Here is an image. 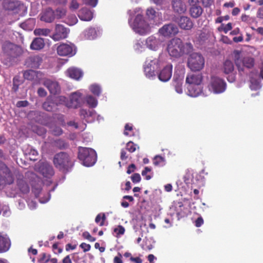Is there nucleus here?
I'll use <instances>...</instances> for the list:
<instances>
[{"label":"nucleus","instance_id":"obj_32","mask_svg":"<svg viewBox=\"0 0 263 263\" xmlns=\"http://www.w3.org/2000/svg\"><path fill=\"white\" fill-rule=\"evenodd\" d=\"M6 46L10 49V52H8V54L12 57H17L22 53V49L13 44L8 43Z\"/></svg>","mask_w":263,"mask_h":263},{"label":"nucleus","instance_id":"obj_28","mask_svg":"<svg viewBox=\"0 0 263 263\" xmlns=\"http://www.w3.org/2000/svg\"><path fill=\"white\" fill-rule=\"evenodd\" d=\"M55 18L54 12L51 8H48L41 17V20L47 23H51Z\"/></svg>","mask_w":263,"mask_h":263},{"label":"nucleus","instance_id":"obj_60","mask_svg":"<svg viewBox=\"0 0 263 263\" xmlns=\"http://www.w3.org/2000/svg\"><path fill=\"white\" fill-rule=\"evenodd\" d=\"M83 236L85 238L88 239L90 242H93L96 240V238L91 236L87 232L83 233Z\"/></svg>","mask_w":263,"mask_h":263},{"label":"nucleus","instance_id":"obj_1","mask_svg":"<svg viewBox=\"0 0 263 263\" xmlns=\"http://www.w3.org/2000/svg\"><path fill=\"white\" fill-rule=\"evenodd\" d=\"M166 50L171 57L177 58L191 53L193 45L190 43H183L180 38L174 37L168 42Z\"/></svg>","mask_w":263,"mask_h":263},{"label":"nucleus","instance_id":"obj_61","mask_svg":"<svg viewBox=\"0 0 263 263\" xmlns=\"http://www.w3.org/2000/svg\"><path fill=\"white\" fill-rule=\"evenodd\" d=\"M80 247L83 250L84 252L89 251L91 248V246L89 244H87L85 242L82 243Z\"/></svg>","mask_w":263,"mask_h":263},{"label":"nucleus","instance_id":"obj_27","mask_svg":"<svg viewBox=\"0 0 263 263\" xmlns=\"http://www.w3.org/2000/svg\"><path fill=\"white\" fill-rule=\"evenodd\" d=\"M14 182V177L12 173L8 169L5 174V175L3 177L0 175V185L6 184H11Z\"/></svg>","mask_w":263,"mask_h":263},{"label":"nucleus","instance_id":"obj_20","mask_svg":"<svg viewBox=\"0 0 263 263\" xmlns=\"http://www.w3.org/2000/svg\"><path fill=\"white\" fill-rule=\"evenodd\" d=\"M186 83L187 85L201 84L202 81L201 74H189L186 78Z\"/></svg>","mask_w":263,"mask_h":263},{"label":"nucleus","instance_id":"obj_15","mask_svg":"<svg viewBox=\"0 0 263 263\" xmlns=\"http://www.w3.org/2000/svg\"><path fill=\"white\" fill-rule=\"evenodd\" d=\"M43 76V73L40 71L27 70L23 72V77L25 79L35 82H39Z\"/></svg>","mask_w":263,"mask_h":263},{"label":"nucleus","instance_id":"obj_46","mask_svg":"<svg viewBox=\"0 0 263 263\" xmlns=\"http://www.w3.org/2000/svg\"><path fill=\"white\" fill-rule=\"evenodd\" d=\"M50 255H47L46 253H42L41 254V257L39 259L38 261L40 263H47L49 261Z\"/></svg>","mask_w":263,"mask_h":263},{"label":"nucleus","instance_id":"obj_63","mask_svg":"<svg viewBox=\"0 0 263 263\" xmlns=\"http://www.w3.org/2000/svg\"><path fill=\"white\" fill-rule=\"evenodd\" d=\"M136 168V166L134 164H130L127 170L126 173L128 174H130L134 172Z\"/></svg>","mask_w":263,"mask_h":263},{"label":"nucleus","instance_id":"obj_35","mask_svg":"<svg viewBox=\"0 0 263 263\" xmlns=\"http://www.w3.org/2000/svg\"><path fill=\"white\" fill-rule=\"evenodd\" d=\"M53 145L55 147L60 149H64L68 147V143L65 140L59 139L53 142Z\"/></svg>","mask_w":263,"mask_h":263},{"label":"nucleus","instance_id":"obj_8","mask_svg":"<svg viewBox=\"0 0 263 263\" xmlns=\"http://www.w3.org/2000/svg\"><path fill=\"white\" fill-rule=\"evenodd\" d=\"M160 61L159 59L147 60L144 66V72L148 78H153L156 76V71L160 68Z\"/></svg>","mask_w":263,"mask_h":263},{"label":"nucleus","instance_id":"obj_56","mask_svg":"<svg viewBox=\"0 0 263 263\" xmlns=\"http://www.w3.org/2000/svg\"><path fill=\"white\" fill-rule=\"evenodd\" d=\"M131 179L134 183L139 182L141 180V176L138 173H135L131 176Z\"/></svg>","mask_w":263,"mask_h":263},{"label":"nucleus","instance_id":"obj_5","mask_svg":"<svg viewBox=\"0 0 263 263\" xmlns=\"http://www.w3.org/2000/svg\"><path fill=\"white\" fill-rule=\"evenodd\" d=\"M36 177L35 173L31 171L25 173V176L21 174L16 175V185L20 191L23 194H27L30 191V187L27 181L31 182Z\"/></svg>","mask_w":263,"mask_h":263},{"label":"nucleus","instance_id":"obj_9","mask_svg":"<svg viewBox=\"0 0 263 263\" xmlns=\"http://www.w3.org/2000/svg\"><path fill=\"white\" fill-rule=\"evenodd\" d=\"M208 87L211 92L219 93L225 90L226 84L222 79L217 77H212Z\"/></svg>","mask_w":263,"mask_h":263},{"label":"nucleus","instance_id":"obj_37","mask_svg":"<svg viewBox=\"0 0 263 263\" xmlns=\"http://www.w3.org/2000/svg\"><path fill=\"white\" fill-rule=\"evenodd\" d=\"M157 43V41L156 38L153 36L148 37L146 40L147 46L151 49H153L155 48Z\"/></svg>","mask_w":263,"mask_h":263},{"label":"nucleus","instance_id":"obj_22","mask_svg":"<svg viewBox=\"0 0 263 263\" xmlns=\"http://www.w3.org/2000/svg\"><path fill=\"white\" fill-rule=\"evenodd\" d=\"M55 98L48 97L43 104V108L47 111H52L57 106Z\"/></svg>","mask_w":263,"mask_h":263},{"label":"nucleus","instance_id":"obj_33","mask_svg":"<svg viewBox=\"0 0 263 263\" xmlns=\"http://www.w3.org/2000/svg\"><path fill=\"white\" fill-rule=\"evenodd\" d=\"M12 82V90L16 92L18 90L20 86L23 83L24 81L20 76L16 75L13 77Z\"/></svg>","mask_w":263,"mask_h":263},{"label":"nucleus","instance_id":"obj_50","mask_svg":"<svg viewBox=\"0 0 263 263\" xmlns=\"http://www.w3.org/2000/svg\"><path fill=\"white\" fill-rule=\"evenodd\" d=\"M146 15L149 19L153 20L156 16V11L153 8H148L146 11Z\"/></svg>","mask_w":263,"mask_h":263},{"label":"nucleus","instance_id":"obj_58","mask_svg":"<svg viewBox=\"0 0 263 263\" xmlns=\"http://www.w3.org/2000/svg\"><path fill=\"white\" fill-rule=\"evenodd\" d=\"M254 20V18H251L249 15H247L245 14H242L241 16V20L242 22H246L248 23H250L251 21H253Z\"/></svg>","mask_w":263,"mask_h":263},{"label":"nucleus","instance_id":"obj_62","mask_svg":"<svg viewBox=\"0 0 263 263\" xmlns=\"http://www.w3.org/2000/svg\"><path fill=\"white\" fill-rule=\"evenodd\" d=\"M203 223V219L201 217H198L195 221V225L196 227H201Z\"/></svg>","mask_w":263,"mask_h":263},{"label":"nucleus","instance_id":"obj_21","mask_svg":"<svg viewBox=\"0 0 263 263\" xmlns=\"http://www.w3.org/2000/svg\"><path fill=\"white\" fill-rule=\"evenodd\" d=\"M42 58L39 55H34L29 57L26 61L28 67L32 68H38L42 63Z\"/></svg>","mask_w":263,"mask_h":263},{"label":"nucleus","instance_id":"obj_11","mask_svg":"<svg viewBox=\"0 0 263 263\" xmlns=\"http://www.w3.org/2000/svg\"><path fill=\"white\" fill-rule=\"evenodd\" d=\"M57 53L60 56L72 57L76 54V51L73 44H61L57 48Z\"/></svg>","mask_w":263,"mask_h":263},{"label":"nucleus","instance_id":"obj_49","mask_svg":"<svg viewBox=\"0 0 263 263\" xmlns=\"http://www.w3.org/2000/svg\"><path fill=\"white\" fill-rule=\"evenodd\" d=\"M51 133L55 136H59L63 134V130L60 127L55 126L51 130Z\"/></svg>","mask_w":263,"mask_h":263},{"label":"nucleus","instance_id":"obj_31","mask_svg":"<svg viewBox=\"0 0 263 263\" xmlns=\"http://www.w3.org/2000/svg\"><path fill=\"white\" fill-rule=\"evenodd\" d=\"M222 70L223 72L227 74L232 73L234 70L233 63L229 60H226L223 64Z\"/></svg>","mask_w":263,"mask_h":263},{"label":"nucleus","instance_id":"obj_38","mask_svg":"<svg viewBox=\"0 0 263 263\" xmlns=\"http://www.w3.org/2000/svg\"><path fill=\"white\" fill-rule=\"evenodd\" d=\"M50 32L51 30L47 28H36L34 30V34L39 36H47Z\"/></svg>","mask_w":263,"mask_h":263},{"label":"nucleus","instance_id":"obj_2","mask_svg":"<svg viewBox=\"0 0 263 263\" xmlns=\"http://www.w3.org/2000/svg\"><path fill=\"white\" fill-rule=\"evenodd\" d=\"M234 62L237 67L239 74L247 75L248 70L252 69L255 65V60L250 57H242L238 50L234 51Z\"/></svg>","mask_w":263,"mask_h":263},{"label":"nucleus","instance_id":"obj_26","mask_svg":"<svg viewBox=\"0 0 263 263\" xmlns=\"http://www.w3.org/2000/svg\"><path fill=\"white\" fill-rule=\"evenodd\" d=\"M79 17L82 21H89L93 17V13L88 8H83L79 11Z\"/></svg>","mask_w":263,"mask_h":263},{"label":"nucleus","instance_id":"obj_13","mask_svg":"<svg viewBox=\"0 0 263 263\" xmlns=\"http://www.w3.org/2000/svg\"><path fill=\"white\" fill-rule=\"evenodd\" d=\"M82 101V94L80 92H74L70 96L69 101L67 102L66 106L68 108H77L81 105Z\"/></svg>","mask_w":263,"mask_h":263},{"label":"nucleus","instance_id":"obj_39","mask_svg":"<svg viewBox=\"0 0 263 263\" xmlns=\"http://www.w3.org/2000/svg\"><path fill=\"white\" fill-rule=\"evenodd\" d=\"M80 115L83 119H86L89 116H92V118L94 117L95 112L93 111H87L84 109H81L80 110Z\"/></svg>","mask_w":263,"mask_h":263},{"label":"nucleus","instance_id":"obj_42","mask_svg":"<svg viewBox=\"0 0 263 263\" xmlns=\"http://www.w3.org/2000/svg\"><path fill=\"white\" fill-rule=\"evenodd\" d=\"M66 22L68 25L72 26L78 22V19L75 15H69L66 18Z\"/></svg>","mask_w":263,"mask_h":263},{"label":"nucleus","instance_id":"obj_16","mask_svg":"<svg viewBox=\"0 0 263 263\" xmlns=\"http://www.w3.org/2000/svg\"><path fill=\"white\" fill-rule=\"evenodd\" d=\"M172 64H167L158 73V77L159 79L164 82L168 81L172 77Z\"/></svg>","mask_w":263,"mask_h":263},{"label":"nucleus","instance_id":"obj_64","mask_svg":"<svg viewBox=\"0 0 263 263\" xmlns=\"http://www.w3.org/2000/svg\"><path fill=\"white\" fill-rule=\"evenodd\" d=\"M257 16L259 18L263 19V6L258 9Z\"/></svg>","mask_w":263,"mask_h":263},{"label":"nucleus","instance_id":"obj_24","mask_svg":"<svg viewBox=\"0 0 263 263\" xmlns=\"http://www.w3.org/2000/svg\"><path fill=\"white\" fill-rule=\"evenodd\" d=\"M172 5L174 11L177 13H183L186 10L185 4L181 0H172Z\"/></svg>","mask_w":263,"mask_h":263},{"label":"nucleus","instance_id":"obj_45","mask_svg":"<svg viewBox=\"0 0 263 263\" xmlns=\"http://www.w3.org/2000/svg\"><path fill=\"white\" fill-rule=\"evenodd\" d=\"M66 11L65 9L63 8H58L56 9L55 16L57 18H60L66 15Z\"/></svg>","mask_w":263,"mask_h":263},{"label":"nucleus","instance_id":"obj_53","mask_svg":"<svg viewBox=\"0 0 263 263\" xmlns=\"http://www.w3.org/2000/svg\"><path fill=\"white\" fill-rule=\"evenodd\" d=\"M133 129V126L132 124L127 123L124 127V135L125 136H129L128 131H132Z\"/></svg>","mask_w":263,"mask_h":263},{"label":"nucleus","instance_id":"obj_10","mask_svg":"<svg viewBox=\"0 0 263 263\" xmlns=\"http://www.w3.org/2000/svg\"><path fill=\"white\" fill-rule=\"evenodd\" d=\"M34 170L47 178H50L54 174L53 167L47 162H39L35 165Z\"/></svg>","mask_w":263,"mask_h":263},{"label":"nucleus","instance_id":"obj_41","mask_svg":"<svg viewBox=\"0 0 263 263\" xmlns=\"http://www.w3.org/2000/svg\"><path fill=\"white\" fill-rule=\"evenodd\" d=\"M86 101L87 104L91 107H95L97 105V99L91 96H88L86 98Z\"/></svg>","mask_w":263,"mask_h":263},{"label":"nucleus","instance_id":"obj_40","mask_svg":"<svg viewBox=\"0 0 263 263\" xmlns=\"http://www.w3.org/2000/svg\"><path fill=\"white\" fill-rule=\"evenodd\" d=\"M106 220V216L104 213L99 214L95 218V222L99 223L100 226H103Z\"/></svg>","mask_w":263,"mask_h":263},{"label":"nucleus","instance_id":"obj_12","mask_svg":"<svg viewBox=\"0 0 263 263\" xmlns=\"http://www.w3.org/2000/svg\"><path fill=\"white\" fill-rule=\"evenodd\" d=\"M178 32V27L175 24L172 23L163 25L159 30V33L164 37H171L174 36Z\"/></svg>","mask_w":263,"mask_h":263},{"label":"nucleus","instance_id":"obj_18","mask_svg":"<svg viewBox=\"0 0 263 263\" xmlns=\"http://www.w3.org/2000/svg\"><path fill=\"white\" fill-rule=\"evenodd\" d=\"M179 26L183 29L189 30L193 27V23L191 20L187 16H181L176 21Z\"/></svg>","mask_w":263,"mask_h":263},{"label":"nucleus","instance_id":"obj_43","mask_svg":"<svg viewBox=\"0 0 263 263\" xmlns=\"http://www.w3.org/2000/svg\"><path fill=\"white\" fill-rule=\"evenodd\" d=\"M90 90L96 96H99L101 93V88L98 85L93 84L90 86Z\"/></svg>","mask_w":263,"mask_h":263},{"label":"nucleus","instance_id":"obj_51","mask_svg":"<svg viewBox=\"0 0 263 263\" xmlns=\"http://www.w3.org/2000/svg\"><path fill=\"white\" fill-rule=\"evenodd\" d=\"M35 132L38 135L42 136L46 134V129L42 126H36Z\"/></svg>","mask_w":263,"mask_h":263},{"label":"nucleus","instance_id":"obj_25","mask_svg":"<svg viewBox=\"0 0 263 263\" xmlns=\"http://www.w3.org/2000/svg\"><path fill=\"white\" fill-rule=\"evenodd\" d=\"M188 95L193 97H198L202 92L201 84L187 85Z\"/></svg>","mask_w":263,"mask_h":263},{"label":"nucleus","instance_id":"obj_19","mask_svg":"<svg viewBox=\"0 0 263 263\" xmlns=\"http://www.w3.org/2000/svg\"><path fill=\"white\" fill-rule=\"evenodd\" d=\"M44 85L48 89L50 93L56 95L60 91V86L56 81L46 80L44 82Z\"/></svg>","mask_w":263,"mask_h":263},{"label":"nucleus","instance_id":"obj_4","mask_svg":"<svg viewBox=\"0 0 263 263\" xmlns=\"http://www.w3.org/2000/svg\"><path fill=\"white\" fill-rule=\"evenodd\" d=\"M53 161L55 166L64 173L68 172L73 165V162L69 155L65 152L57 154L54 157Z\"/></svg>","mask_w":263,"mask_h":263},{"label":"nucleus","instance_id":"obj_7","mask_svg":"<svg viewBox=\"0 0 263 263\" xmlns=\"http://www.w3.org/2000/svg\"><path fill=\"white\" fill-rule=\"evenodd\" d=\"M129 23L133 29L140 34H144L149 30V24L145 22L142 15H137L134 22Z\"/></svg>","mask_w":263,"mask_h":263},{"label":"nucleus","instance_id":"obj_34","mask_svg":"<svg viewBox=\"0 0 263 263\" xmlns=\"http://www.w3.org/2000/svg\"><path fill=\"white\" fill-rule=\"evenodd\" d=\"M153 164L155 166L162 167L165 165L166 161L164 157L156 155L153 160Z\"/></svg>","mask_w":263,"mask_h":263},{"label":"nucleus","instance_id":"obj_17","mask_svg":"<svg viewBox=\"0 0 263 263\" xmlns=\"http://www.w3.org/2000/svg\"><path fill=\"white\" fill-rule=\"evenodd\" d=\"M11 246V240L6 234L0 232V253L7 252Z\"/></svg>","mask_w":263,"mask_h":263},{"label":"nucleus","instance_id":"obj_6","mask_svg":"<svg viewBox=\"0 0 263 263\" xmlns=\"http://www.w3.org/2000/svg\"><path fill=\"white\" fill-rule=\"evenodd\" d=\"M204 62V59L201 54L193 53L188 59L187 66L192 71H198L203 69Z\"/></svg>","mask_w":263,"mask_h":263},{"label":"nucleus","instance_id":"obj_47","mask_svg":"<svg viewBox=\"0 0 263 263\" xmlns=\"http://www.w3.org/2000/svg\"><path fill=\"white\" fill-rule=\"evenodd\" d=\"M136 146L132 141H129L126 144V149L130 153H133L136 150Z\"/></svg>","mask_w":263,"mask_h":263},{"label":"nucleus","instance_id":"obj_52","mask_svg":"<svg viewBox=\"0 0 263 263\" xmlns=\"http://www.w3.org/2000/svg\"><path fill=\"white\" fill-rule=\"evenodd\" d=\"M152 171V169L148 167H145L144 169L142 171V175L143 176H145V179L149 180L152 178V176L150 175H147V173L148 172H150Z\"/></svg>","mask_w":263,"mask_h":263},{"label":"nucleus","instance_id":"obj_30","mask_svg":"<svg viewBox=\"0 0 263 263\" xmlns=\"http://www.w3.org/2000/svg\"><path fill=\"white\" fill-rule=\"evenodd\" d=\"M190 14L194 18L199 17L203 12V9L200 5L191 6Z\"/></svg>","mask_w":263,"mask_h":263},{"label":"nucleus","instance_id":"obj_59","mask_svg":"<svg viewBox=\"0 0 263 263\" xmlns=\"http://www.w3.org/2000/svg\"><path fill=\"white\" fill-rule=\"evenodd\" d=\"M37 93L39 96L40 97H45L47 96V92L44 88L40 87L38 88Z\"/></svg>","mask_w":263,"mask_h":263},{"label":"nucleus","instance_id":"obj_29","mask_svg":"<svg viewBox=\"0 0 263 263\" xmlns=\"http://www.w3.org/2000/svg\"><path fill=\"white\" fill-rule=\"evenodd\" d=\"M45 46L44 40L41 37H36L32 42L30 48L32 50H40Z\"/></svg>","mask_w":263,"mask_h":263},{"label":"nucleus","instance_id":"obj_36","mask_svg":"<svg viewBox=\"0 0 263 263\" xmlns=\"http://www.w3.org/2000/svg\"><path fill=\"white\" fill-rule=\"evenodd\" d=\"M85 37L88 40H93L97 36V32L94 28H90L85 32Z\"/></svg>","mask_w":263,"mask_h":263},{"label":"nucleus","instance_id":"obj_55","mask_svg":"<svg viewBox=\"0 0 263 263\" xmlns=\"http://www.w3.org/2000/svg\"><path fill=\"white\" fill-rule=\"evenodd\" d=\"M83 2L87 5L92 7H95L98 2V0H83Z\"/></svg>","mask_w":263,"mask_h":263},{"label":"nucleus","instance_id":"obj_54","mask_svg":"<svg viewBox=\"0 0 263 263\" xmlns=\"http://www.w3.org/2000/svg\"><path fill=\"white\" fill-rule=\"evenodd\" d=\"M79 7V4L77 0H72L71 1L69 8L72 10H77Z\"/></svg>","mask_w":263,"mask_h":263},{"label":"nucleus","instance_id":"obj_48","mask_svg":"<svg viewBox=\"0 0 263 263\" xmlns=\"http://www.w3.org/2000/svg\"><path fill=\"white\" fill-rule=\"evenodd\" d=\"M197 35L198 36H197V39L200 43L204 41L206 39V34L201 30L199 31V32L197 33Z\"/></svg>","mask_w":263,"mask_h":263},{"label":"nucleus","instance_id":"obj_57","mask_svg":"<svg viewBox=\"0 0 263 263\" xmlns=\"http://www.w3.org/2000/svg\"><path fill=\"white\" fill-rule=\"evenodd\" d=\"M28 105H29V102L26 100L19 101L17 102L16 104V106L17 107L20 108V107H26Z\"/></svg>","mask_w":263,"mask_h":263},{"label":"nucleus","instance_id":"obj_14","mask_svg":"<svg viewBox=\"0 0 263 263\" xmlns=\"http://www.w3.org/2000/svg\"><path fill=\"white\" fill-rule=\"evenodd\" d=\"M69 30L64 26L57 24L55 26V32L52 35V39L54 41H59L67 37Z\"/></svg>","mask_w":263,"mask_h":263},{"label":"nucleus","instance_id":"obj_44","mask_svg":"<svg viewBox=\"0 0 263 263\" xmlns=\"http://www.w3.org/2000/svg\"><path fill=\"white\" fill-rule=\"evenodd\" d=\"M114 232L116 233V237H119L124 234L125 229L122 226L119 225L117 228H114Z\"/></svg>","mask_w":263,"mask_h":263},{"label":"nucleus","instance_id":"obj_23","mask_svg":"<svg viewBox=\"0 0 263 263\" xmlns=\"http://www.w3.org/2000/svg\"><path fill=\"white\" fill-rule=\"evenodd\" d=\"M68 77L78 80L83 76V72L80 69L76 67H70L65 72Z\"/></svg>","mask_w":263,"mask_h":263},{"label":"nucleus","instance_id":"obj_3","mask_svg":"<svg viewBox=\"0 0 263 263\" xmlns=\"http://www.w3.org/2000/svg\"><path fill=\"white\" fill-rule=\"evenodd\" d=\"M78 158L84 165L91 166L97 160V155L92 148L80 146L78 148Z\"/></svg>","mask_w":263,"mask_h":263}]
</instances>
